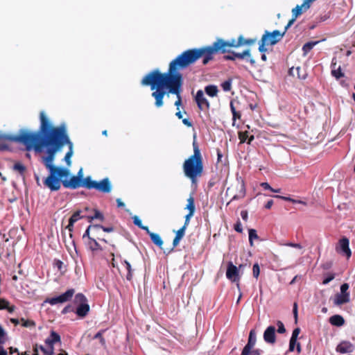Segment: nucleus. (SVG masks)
<instances>
[{"mask_svg":"<svg viewBox=\"0 0 355 355\" xmlns=\"http://www.w3.org/2000/svg\"><path fill=\"white\" fill-rule=\"evenodd\" d=\"M40 125L34 150L40 153L45 150L46 156L43 157L42 160L45 167L49 171V175L44 180V184L51 191H58L61 187V178L67 177L69 175V171L60 166H55L53 163L56 153L64 146H67L69 150L64 159L69 166L71 157L73 153V144L69 137L67 125L64 123L58 126L53 125L44 112H40Z\"/></svg>","mask_w":355,"mask_h":355,"instance_id":"f257e3e1","label":"nucleus"},{"mask_svg":"<svg viewBox=\"0 0 355 355\" xmlns=\"http://www.w3.org/2000/svg\"><path fill=\"white\" fill-rule=\"evenodd\" d=\"M198 55L193 49L187 50L170 62L166 72L162 73L158 69H154L142 78L141 85L150 86L153 91L151 96L155 99L156 107H162L165 95L171 94L177 96L175 105L179 110L182 104L183 85V76L180 70L193 64L200 58Z\"/></svg>","mask_w":355,"mask_h":355,"instance_id":"f03ea898","label":"nucleus"},{"mask_svg":"<svg viewBox=\"0 0 355 355\" xmlns=\"http://www.w3.org/2000/svg\"><path fill=\"white\" fill-rule=\"evenodd\" d=\"M257 42L256 38L245 39L240 35L237 40L232 39L230 41H225L221 38H217L212 45L203 46L198 49H193L200 58H202V64H207L210 60L214 59V56L217 53H225L230 52L231 47L237 48L243 45H253Z\"/></svg>","mask_w":355,"mask_h":355,"instance_id":"7ed1b4c3","label":"nucleus"},{"mask_svg":"<svg viewBox=\"0 0 355 355\" xmlns=\"http://www.w3.org/2000/svg\"><path fill=\"white\" fill-rule=\"evenodd\" d=\"M192 145L193 153L184 160L182 168L184 175L191 180L192 184H196L198 179L203 174L204 164L201 151L196 141V136Z\"/></svg>","mask_w":355,"mask_h":355,"instance_id":"20e7f679","label":"nucleus"},{"mask_svg":"<svg viewBox=\"0 0 355 355\" xmlns=\"http://www.w3.org/2000/svg\"><path fill=\"white\" fill-rule=\"evenodd\" d=\"M38 131L20 129L17 135L0 134V150H9L10 142L23 144L27 151L34 150Z\"/></svg>","mask_w":355,"mask_h":355,"instance_id":"39448f33","label":"nucleus"},{"mask_svg":"<svg viewBox=\"0 0 355 355\" xmlns=\"http://www.w3.org/2000/svg\"><path fill=\"white\" fill-rule=\"evenodd\" d=\"M284 35L285 31L281 33L278 30H275L272 32L266 31L259 42V51L261 53H265L267 51L266 46L276 44L283 38Z\"/></svg>","mask_w":355,"mask_h":355,"instance_id":"423d86ee","label":"nucleus"},{"mask_svg":"<svg viewBox=\"0 0 355 355\" xmlns=\"http://www.w3.org/2000/svg\"><path fill=\"white\" fill-rule=\"evenodd\" d=\"M85 184L87 189H95L104 193H108L112 190V184L108 178L97 182L93 180L90 176H87Z\"/></svg>","mask_w":355,"mask_h":355,"instance_id":"0eeeda50","label":"nucleus"},{"mask_svg":"<svg viewBox=\"0 0 355 355\" xmlns=\"http://www.w3.org/2000/svg\"><path fill=\"white\" fill-rule=\"evenodd\" d=\"M86 178H82V171L80 170L78 175H73L69 180H61V184L65 188L75 189L79 188L80 187H85L87 189V186H85Z\"/></svg>","mask_w":355,"mask_h":355,"instance_id":"6e6552de","label":"nucleus"},{"mask_svg":"<svg viewBox=\"0 0 355 355\" xmlns=\"http://www.w3.org/2000/svg\"><path fill=\"white\" fill-rule=\"evenodd\" d=\"M74 302L78 305L76 311V314L80 317H85L89 311V306L87 304L86 297L83 294H77Z\"/></svg>","mask_w":355,"mask_h":355,"instance_id":"1a4fd4ad","label":"nucleus"},{"mask_svg":"<svg viewBox=\"0 0 355 355\" xmlns=\"http://www.w3.org/2000/svg\"><path fill=\"white\" fill-rule=\"evenodd\" d=\"M60 342V336L54 331H51L50 336L45 340V343L48 345V348L45 349L43 346L40 345V349L46 355H53V345Z\"/></svg>","mask_w":355,"mask_h":355,"instance_id":"9d476101","label":"nucleus"},{"mask_svg":"<svg viewBox=\"0 0 355 355\" xmlns=\"http://www.w3.org/2000/svg\"><path fill=\"white\" fill-rule=\"evenodd\" d=\"M101 225H90L87 227L86 231L83 235V239L89 241V238L96 237L98 241L108 243L109 241L105 239L99 237V230Z\"/></svg>","mask_w":355,"mask_h":355,"instance_id":"9b49d317","label":"nucleus"},{"mask_svg":"<svg viewBox=\"0 0 355 355\" xmlns=\"http://www.w3.org/2000/svg\"><path fill=\"white\" fill-rule=\"evenodd\" d=\"M110 255L112 257V261H111V264H112V267H114V268L116 267L122 276H125V277L128 280H131V279H132V268H131L130 263L129 262H128L127 261H124L123 262H121V266L119 268L116 266V264L115 263V259L114 258V253L112 252Z\"/></svg>","mask_w":355,"mask_h":355,"instance_id":"f8f14e48","label":"nucleus"},{"mask_svg":"<svg viewBox=\"0 0 355 355\" xmlns=\"http://www.w3.org/2000/svg\"><path fill=\"white\" fill-rule=\"evenodd\" d=\"M73 295V290H67L65 293L59 296L47 299L45 302H48L51 305L62 304L71 300Z\"/></svg>","mask_w":355,"mask_h":355,"instance_id":"ddd939ff","label":"nucleus"},{"mask_svg":"<svg viewBox=\"0 0 355 355\" xmlns=\"http://www.w3.org/2000/svg\"><path fill=\"white\" fill-rule=\"evenodd\" d=\"M196 102L198 108L200 110H208L210 107V104L208 100L204 96V93L202 90H198L196 93L195 98Z\"/></svg>","mask_w":355,"mask_h":355,"instance_id":"4468645a","label":"nucleus"},{"mask_svg":"<svg viewBox=\"0 0 355 355\" xmlns=\"http://www.w3.org/2000/svg\"><path fill=\"white\" fill-rule=\"evenodd\" d=\"M334 304L339 306L349 301V293L347 290H340L333 298Z\"/></svg>","mask_w":355,"mask_h":355,"instance_id":"2eb2a0df","label":"nucleus"},{"mask_svg":"<svg viewBox=\"0 0 355 355\" xmlns=\"http://www.w3.org/2000/svg\"><path fill=\"white\" fill-rule=\"evenodd\" d=\"M226 276L229 279L234 282H236L239 279V270L232 262H229L227 264Z\"/></svg>","mask_w":355,"mask_h":355,"instance_id":"dca6fc26","label":"nucleus"},{"mask_svg":"<svg viewBox=\"0 0 355 355\" xmlns=\"http://www.w3.org/2000/svg\"><path fill=\"white\" fill-rule=\"evenodd\" d=\"M97 239L94 238H89V241H85L86 246L88 249H89L93 253H98L103 250V248L97 241Z\"/></svg>","mask_w":355,"mask_h":355,"instance_id":"f3484780","label":"nucleus"},{"mask_svg":"<svg viewBox=\"0 0 355 355\" xmlns=\"http://www.w3.org/2000/svg\"><path fill=\"white\" fill-rule=\"evenodd\" d=\"M264 340L270 344L275 343V328L273 326H269L263 333Z\"/></svg>","mask_w":355,"mask_h":355,"instance_id":"a211bd4d","label":"nucleus"},{"mask_svg":"<svg viewBox=\"0 0 355 355\" xmlns=\"http://www.w3.org/2000/svg\"><path fill=\"white\" fill-rule=\"evenodd\" d=\"M349 241L346 237L341 239L339 241V247L341 252L349 259L352 256V251L349 248Z\"/></svg>","mask_w":355,"mask_h":355,"instance_id":"6ab92c4d","label":"nucleus"},{"mask_svg":"<svg viewBox=\"0 0 355 355\" xmlns=\"http://www.w3.org/2000/svg\"><path fill=\"white\" fill-rule=\"evenodd\" d=\"M185 226H182L180 229H179L176 233L175 236L173 241V248L170 249L168 252L164 251V253L169 254L173 250V248L178 245L180 240L184 237L185 234Z\"/></svg>","mask_w":355,"mask_h":355,"instance_id":"aec40b11","label":"nucleus"},{"mask_svg":"<svg viewBox=\"0 0 355 355\" xmlns=\"http://www.w3.org/2000/svg\"><path fill=\"white\" fill-rule=\"evenodd\" d=\"M354 346L349 341H343L336 347V351L343 354L352 352Z\"/></svg>","mask_w":355,"mask_h":355,"instance_id":"412c9836","label":"nucleus"},{"mask_svg":"<svg viewBox=\"0 0 355 355\" xmlns=\"http://www.w3.org/2000/svg\"><path fill=\"white\" fill-rule=\"evenodd\" d=\"M234 57H236V58L241 59V60L243 59L245 57H248V61L250 63V64L252 66H255L256 61L254 58H251L250 49H246V50L243 51L242 53H235L234 52Z\"/></svg>","mask_w":355,"mask_h":355,"instance_id":"4be33fe9","label":"nucleus"},{"mask_svg":"<svg viewBox=\"0 0 355 355\" xmlns=\"http://www.w3.org/2000/svg\"><path fill=\"white\" fill-rule=\"evenodd\" d=\"M237 189H239V192L233 196L231 200L232 201L243 198L245 196V187L243 182L238 184Z\"/></svg>","mask_w":355,"mask_h":355,"instance_id":"5701e85b","label":"nucleus"},{"mask_svg":"<svg viewBox=\"0 0 355 355\" xmlns=\"http://www.w3.org/2000/svg\"><path fill=\"white\" fill-rule=\"evenodd\" d=\"M300 329L299 328H296L293 330L292 333V336L290 340L289 343V351L293 352L295 349V345L297 343V339L300 334Z\"/></svg>","mask_w":355,"mask_h":355,"instance_id":"b1692460","label":"nucleus"},{"mask_svg":"<svg viewBox=\"0 0 355 355\" xmlns=\"http://www.w3.org/2000/svg\"><path fill=\"white\" fill-rule=\"evenodd\" d=\"M330 323L334 326L340 327L345 323V320L343 316L340 315H334L329 319Z\"/></svg>","mask_w":355,"mask_h":355,"instance_id":"393cba45","label":"nucleus"},{"mask_svg":"<svg viewBox=\"0 0 355 355\" xmlns=\"http://www.w3.org/2000/svg\"><path fill=\"white\" fill-rule=\"evenodd\" d=\"M336 63L332 61V63H331V67H332L331 74L336 79H339V78H340L344 76V73L342 72L341 68H340V66L338 67V69H336Z\"/></svg>","mask_w":355,"mask_h":355,"instance_id":"a878e982","label":"nucleus"},{"mask_svg":"<svg viewBox=\"0 0 355 355\" xmlns=\"http://www.w3.org/2000/svg\"><path fill=\"white\" fill-rule=\"evenodd\" d=\"M149 236L150 237L152 242L155 245H156L158 247H159L160 248H162V245H163V241H162L161 236L158 234L153 232V233L150 234Z\"/></svg>","mask_w":355,"mask_h":355,"instance_id":"bb28decb","label":"nucleus"},{"mask_svg":"<svg viewBox=\"0 0 355 355\" xmlns=\"http://www.w3.org/2000/svg\"><path fill=\"white\" fill-rule=\"evenodd\" d=\"M185 209L189 210V214H194L196 207L194 198L193 196H190L189 198L187 199V205Z\"/></svg>","mask_w":355,"mask_h":355,"instance_id":"cd10ccee","label":"nucleus"},{"mask_svg":"<svg viewBox=\"0 0 355 355\" xmlns=\"http://www.w3.org/2000/svg\"><path fill=\"white\" fill-rule=\"evenodd\" d=\"M205 91L206 94L211 97L216 96L218 92L217 87L213 85L206 86Z\"/></svg>","mask_w":355,"mask_h":355,"instance_id":"c85d7f7f","label":"nucleus"},{"mask_svg":"<svg viewBox=\"0 0 355 355\" xmlns=\"http://www.w3.org/2000/svg\"><path fill=\"white\" fill-rule=\"evenodd\" d=\"M257 338L254 330H251L249 334L248 342L245 347L252 349L256 343Z\"/></svg>","mask_w":355,"mask_h":355,"instance_id":"c756f323","label":"nucleus"},{"mask_svg":"<svg viewBox=\"0 0 355 355\" xmlns=\"http://www.w3.org/2000/svg\"><path fill=\"white\" fill-rule=\"evenodd\" d=\"M318 43H319V41L309 42L304 44L302 46L304 55H306L309 51H311L313 46L316 45Z\"/></svg>","mask_w":355,"mask_h":355,"instance_id":"7c9ffc66","label":"nucleus"},{"mask_svg":"<svg viewBox=\"0 0 355 355\" xmlns=\"http://www.w3.org/2000/svg\"><path fill=\"white\" fill-rule=\"evenodd\" d=\"M8 309L10 313H12L15 310L14 306H9V302L3 298L0 297V309Z\"/></svg>","mask_w":355,"mask_h":355,"instance_id":"2f4dec72","label":"nucleus"},{"mask_svg":"<svg viewBox=\"0 0 355 355\" xmlns=\"http://www.w3.org/2000/svg\"><path fill=\"white\" fill-rule=\"evenodd\" d=\"M230 110L232 113V120H233V124L234 123L235 121L238 119H239L241 116V114L239 112H237L236 110V108L234 105V101H231L230 103Z\"/></svg>","mask_w":355,"mask_h":355,"instance_id":"473e14b6","label":"nucleus"},{"mask_svg":"<svg viewBox=\"0 0 355 355\" xmlns=\"http://www.w3.org/2000/svg\"><path fill=\"white\" fill-rule=\"evenodd\" d=\"M249 243L251 246L253 245V240L258 239L259 236L257 235V231L254 229H250L249 231Z\"/></svg>","mask_w":355,"mask_h":355,"instance_id":"72a5a7b5","label":"nucleus"},{"mask_svg":"<svg viewBox=\"0 0 355 355\" xmlns=\"http://www.w3.org/2000/svg\"><path fill=\"white\" fill-rule=\"evenodd\" d=\"M88 218L89 222L94 219H99L101 221H103L104 220V216L100 211L94 209V215L89 216Z\"/></svg>","mask_w":355,"mask_h":355,"instance_id":"f704fd0d","label":"nucleus"},{"mask_svg":"<svg viewBox=\"0 0 355 355\" xmlns=\"http://www.w3.org/2000/svg\"><path fill=\"white\" fill-rule=\"evenodd\" d=\"M13 169L18 171L21 175H23L26 171V167L20 162H17L13 166Z\"/></svg>","mask_w":355,"mask_h":355,"instance_id":"c9c22d12","label":"nucleus"},{"mask_svg":"<svg viewBox=\"0 0 355 355\" xmlns=\"http://www.w3.org/2000/svg\"><path fill=\"white\" fill-rule=\"evenodd\" d=\"M221 87L225 92H229L232 89V80L228 79L221 84Z\"/></svg>","mask_w":355,"mask_h":355,"instance_id":"e433bc0d","label":"nucleus"},{"mask_svg":"<svg viewBox=\"0 0 355 355\" xmlns=\"http://www.w3.org/2000/svg\"><path fill=\"white\" fill-rule=\"evenodd\" d=\"M249 132L248 131L239 132V139L241 143H245L248 141Z\"/></svg>","mask_w":355,"mask_h":355,"instance_id":"4c0bfd02","label":"nucleus"},{"mask_svg":"<svg viewBox=\"0 0 355 355\" xmlns=\"http://www.w3.org/2000/svg\"><path fill=\"white\" fill-rule=\"evenodd\" d=\"M259 273H260V267H259V265L257 263H256L253 265V267H252L253 277L257 279L259 275Z\"/></svg>","mask_w":355,"mask_h":355,"instance_id":"58836bf2","label":"nucleus"},{"mask_svg":"<svg viewBox=\"0 0 355 355\" xmlns=\"http://www.w3.org/2000/svg\"><path fill=\"white\" fill-rule=\"evenodd\" d=\"M80 213H81V211L80 210H78V211H75L72 214V216L70 217L69 220H73V222L76 223L79 219L83 218V216H80Z\"/></svg>","mask_w":355,"mask_h":355,"instance_id":"ea45409f","label":"nucleus"},{"mask_svg":"<svg viewBox=\"0 0 355 355\" xmlns=\"http://www.w3.org/2000/svg\"><path fill=\"white\" fill-rule=\"evenodd\" d=\"M334 277H335L334 274H331V273L327 274L322 279V284H327L329 282H330L331 280H333L334 279Z\"/></svg>","mask_w":355,"mask_h":355,"instance_id":"a19ab883","label":"nucleus"},{"mask_svg":"<svg viewBox=\"0 0 355 355\" xmlns=\"http://www.w3.org/2000/svg\"><path fill=\"white\" fill-rule=\"evenodd\" d=\"M53 266L55 268H57L58 270L60 272L62 271L63 269V262L59 259H55L53 261Z\"/></svg>","mask_w":355,"mask_h":355,"instance_id":"79ce46f5","label":"nucleus"},{"mask_svg":"<svg viewBox=\"0 0 355 355\" xmlns=\"http://www.w3.org/2000/svg\"><path fill=\"white\" fill-rule=\"evenodd\" d=\"M22 326L25 327H31L35 326V322L33 320H25L24 318L21 320Z\"/></svg>","mask_w":355,"mask_h":355,"instance_id":"37998d69","label":"nucleus"},{"mask_svg":"<svg viewBox=\"0 0 355 355\" xmlns=\"http://www.w3.org/2000/svg\"><path fill=\"white\" fill-rule=\"evenodd\" d=\"M277 327H278L277 332L279 333V334L285 333L286 329L284 327V324L281 321H277Z\"/></svg>","mask_w":355,"mask_h":355,"instance_id":"c03bdc74","label":"nucleus"},{"mask_svg":"<svg viewBox=\"0 0 355 355\" xmlns=\"http://www.w3.org/2000/svg\"><path fill=\"white\" fill-rule=\"evenodd\" d=\"M74 222H73V220H69V224L66 227V229H67L69 232V235H70V237L71 238L72 237V232L73 230V225H74Z\"/></svg>","mask_w":355,"mask_h":355,"instance_id":"a18cd8bd","label":"nucleus"},{"mask_svg":"<svg viewBox=\"0 0 355 355\" xmlns=\"http://www.w3.org/2000/svg\"><path fill=\"white\" fill-rule=\"evenodd\" d=\"M234 229L235 231H236L239 233H242L243 232V228H242L241 223V221L239 220H238L236 223L234 224Z\"/></svg>","mask_w":355,"mask_h":355,"instance_id":"49530a36","label":"nucleus"},{"mask_svg":"<svg viewBox=\"0 0 355 355\" xmlns=\"http://www.w3.org/2000/svg\"><path fill=\"white\" fill-rule=\"evenodd\" d=\"M102 334H103V331H99L98 332L95 336H94V338H98V339H100V343L102 345H105V339L103 338L102 336Z\"/></svg>","mask_w":355,"mask_h":355,"instance_id":"de8ad7c7","label":"nucleus"},{"mask_svg":"<svg viewBox=\"0 0 355 355\" xmlns=\"http://www.w3.org/2000/svg\"><path fill=\"white\" fill-rule=\"evenodd\" d=\"M133 223L139 228L143 225L141 220L137 216L133 217Z\"/></svg>","mask_w":355,"mask_h":355,"instance_id":"09e8293b","label":"nucleus"},{"mask_svg":"<svg viewBox=\"0 0 355 355\" xmlns=\"http://www.w3.org/2000/svg\"><path fill=\"white\" fill-rule=\"evenodd\" d=\"M297 18L294 17L293 16V17L288 21L287 25L285 26L284 28V31L285 33L287 31V30L294 24V22L295 21Z\"/></svg>","mask_w":355,"mask_h":355,"instance_id":"8fccbe9b","label":"nucleus"},{"mask_svg":"<svg viewBox=\"0 0 355 355\" xmlns=\"http://www.w3.org/2000/svg\"><path fill=\"white\" fill-rule=\"evenodd\" d=\"M193 216V214H189L188 213L186 216H185V221H184V224L183 226H185V228H187V227L188 226V225L189 224V221H190V218Z\"/></svg>","mask_w":355,"mask_h":355,"instance_id":"3c124183","label":"nucleus"},{"mask_svg":"<svg viewBox=\"0 0 355 355\" xmlns=\"http://www.w3.org/2000/svg\"><path fill=\"white\" fill-rule=\"evenodd\" d=\"M231 54L224 55V59L227 60H234L236 59V57H234V52H229Z\"/></svg>","mask_w":355,"mask_h":355,"instance_id":"603ef678","label":"nucleus"},{"mask_svg":"<svg viewBox=\"0 0 355 355\" xmlns=\"http://www.w3.org/2000/svg\"><path fill=\"white\" fill-rule=\"evenodd\" d=\"M294 70H295V71H296L297 72V76H298V78H301V79H304V78H305V76H300V73H299L300 70V67H297V68H295V69H294V68L293 67V68L290 69V72H291V73H292L293 75H294V74H293V71H294Z\"/></svg>","mask_w":355,"mask_h":355,"instance_id":"864d4df0","label":"nucleus"},{"mask_svg":"<svg viewBox=\"0 0 355 355\" xmlns=\"http://www.w3.org/2000/svg\"><path fill=\"white\" fill-rule=\"evenodd\" d=\"M287 246H290L292 248H297V249H302V246L300 243H288L286 244Z\"/></svg>","mask_w":355,"mask_h":355,"instance_id":"5fc2aeb1","label":"nucleus"},{"mask_svg":"<svg viewBox=\"0 0 355 355\" xmlns=\"http://www.w3.org/2000/svg\"><path fill=\"white\" fill-rule=\"evenodd\" d=\"M251 348H248L245 346L241 352V355H250V354L251 353Z\"/></svg>","mask_w":355,"mask_h":355,"instance_id":"6e6d98bb","label":"nucleus"},{"mask_svg":"<svg viewBox=\"0 0 355 355\" xmlns=\"http://www.w3.org/2000/svg\"><path fill=\"white\" fill-rule=\"evenodd\" d=\"M261 187L263 188L266 190H272V188L270 186V184L268 182H262L261 183Z\"/></svg>","mask_w":355,"mask_h":355,"instance_id":"4d7b16f0","label":"nucleus"},{"mask_svg":"<svg viewBox=\"0 0 355 355\" xmlns=\"http://www.w3.org/2000/svg\"><path fill=\"white\" fill-rule=\"evenodd\" d=\"M20 276L18 277L16 275H14L12 277V281L16 282L18 279H19L20 282H22L24 280V276L22 274L19 272Z\"/></svg>","mask_w":355,"mask_h":355,"instance_id":"13d9d810","label":"nucleus"},{"mask_svg":"<svg viewBox=\"0 0 355 355\" xmlns=\"http://www.w3.org/2000/svg\"><path fill=\"white\" fill-rule=\"evenodd\" d=\"M241 218H243V220H244L245 221L248 220V211L246 210L241 211Z\"/></svg>","mask_w":355,"mask_h":355,"instance_id":"bf43d9fd","label":"nucleus"},{"mask_svg":"<svg viewBox=\"0 0 355 355\" xmlns=\"http://www.w3.org/2000/svg\"><path fill=\"white\" fill-rule=\"evenodd\" d=\"M103 230L104 232H113L114 231V227H103L102 225H101L100 227V230Z\"/></svg>","mask_w":355,"mask_h":355,"instance_id":"052dcab7","label":"nucleus"},{"mask_svg":"<svg viewBox=\"0 0 355 355\" xmlns=\"http://www.w3.org/2000/svg\"><path fill=\"white\" fill-rule=\"evenodd\" d=\"M293 315L295 319V321H297V304L296 302L293 304Z\"/></svg>","mask_w":355,"mask_h":355,"instance_id":"680f3d73","label":"nucleus"},{"mask_svg":"<svg viewBox=\"0 0 355 355\" xmlns=\"http://www.w3.org/2000/svg\"><path fill=\"white\" fill-rule=\"evenodd\" d=\"M182 123L187 125V127H192L193 126V123L189 121V119H182Z\"/></svg>","mask_w":355,"mask_h":355,"instance_id":"e2e57ef3","label":"nucleus"},{"mask_svg":"<svg viewBox=\"0 0 355 355\" xmlns=\"http://www.w3.org/2000/svg\"><path fill=\"white\" fill-rule=\"evenodd\" d=\"M5 336V331L1 327H0V343H3V338Z\"/></svg>","mask_w":355,"mask_h":355,"instance_id":"0e129e2a","label":"nucleus"},{"mask_svg":"<svg viewBox=\"0 0 355 355\" xmlns=\"http://www.w3.org/2000/svg\"><path fill=\"white\" fill-rule=\"evenodd\" d=\"M272 205H273V200H270L265 205V208L267 209H270L272 207Z\"/></svg>","mask_w":355,"mask_h":355,"instance_id":"69168bd1","label":"nucleus"},{"mask_svg":"<svg viewBox=\"0 0 355 355\" xmlns=\"http://www.w3.org/2000/svg\"><path fill=\"white\" fill-rule=\"evenodd\" d=\"M116 201L118 207H125V204L121 201V200L120 198H117Z\"/></svg>","mask_w":355,"mask_h":355,"instance_id":"338daca9","label":"nucleus"},{"mask_svg":"<svg viewBox=\"0 0 355 355\" xmlns=\"http://www.w3.org/2000/svg\"><path fill=\"white\" fill-rule=\"evenodd\" d=\"M251 354L252 355H261V350L260 349H254L251 352Z\"/></svg>","mask_w":355,"mask_h":355,"instance_id":"774afa93","label":"nucleus"}]
</instances>
